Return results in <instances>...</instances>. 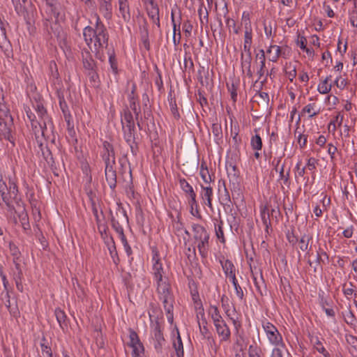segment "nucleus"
Masks as SVG:
<instances>
[{"label": "nucleus", "mask_w": 357, "mask_h": 357, "mask_svg": "<svg viewBox=\"0 0 357 357\" xmlns=\"http://www.w3.org/2000/svg\"><path fill=\"white\" fill-rule=\"evenodd\" d=\"M83 36L88 47L96 54H100L107 46L108 32L98 15H96L94 26H86L83 30Z\"/></svg>", "instance_id": "nucleus-1"}, {"label": "nucleus", "mask_w": 357, "mask_h": 357, "mask_svg": "<svg viewBox=\"0 0 357 357\" xmlns=\"http://www.w3.org/2000/svg\"><path fill=\"white\" fill-rule=\"evenodd\" d=\"M159 299L162 302L167 321L172 324L174 321V296L167 279L154 282Z\"/></svg>", "instance_id": "nucleus-2"}, {"label": "nucleus", "mask_w": 357, "mask_h": 357, "mask_svg": "<svg viewBox=\"0 0 357 357\" xmlns=\"http://www.w3.org/2000/svg\"><path fill=\"white\" fill-rule=\"evenodd\" d=\"M193 238L198 251L202 257H206L209 250L210 234L204 227L199 224H192Z\"/></svg>", "instance_id": "nucleus-3"}, {"label": "nucleus", "mask_w": 357, "mask_h": 357, "mask_svg": "<svg viewBox=\"0 0 357 357\" xmlns=\"http://www.w3.org/2000/svg\"><path fill=\"white\" fill-rule=\"evenodd\" d=\"M121 124L123 132V138L133 153L135 144V126L133 116L128 109H125L121 115Z\"/></svg>", "instance_id": "nucleus-4"}, {"label": "nucleus", "mask_w": 357, "mask_h": 357, "mask_svg": "<svg viewBox=\"0 0 357 357\" xmlns=\"http://www.w3.org/2000/svg\"><path fill=\"white\" fill-rule=\"evenodd\" d=\"M262 327L271 344L278 346L284 344L281 334L273 324L266 320L262 322Z\"/></svg>", "instance_id": "nucleus-5"}, {"label": "nucleus", "mask_w": 357, "mask_h": 357, "mask_svg": "<svg viewBox=\"0 0 357 357\" xmlns=\"http://www.w3.org/2000/svg\"><path fill=\"white\" fill-rule=\"evenodd\" d=\"M152 271L151 273L153 277V282L162 280L167 279L165 277V271L163 265L161 262L159 252L157 248L152 249Z\"/></svg>", "instance_id": "nucleus-6"}, {"label": "nucleus", "mask_w": 357, "mask_h": 357, "mask_svg": "<svg viewBox=\"0 0 357 357\" xmlns=\"http://www.w3.org/2000/svg\"><path fill=\"white\" fill-rule=\"evenodd\" d=\"M128 345L132 349V357H142L144 347L135 331H129V342Z\"/></svg>", "instance_id": "nucleus-7"}, {"label": "nucleus", "mask_w": 357, "mask_h": 357, "mask_svg": "<svg viewBox=\"0 0 357 357\" xmlns=\"http://www.w3.org/2000/svg\"><path fill=\"white\" fill-rule=\"evenodd\" d=\"M229 167L234 172V174H231L229 169H227V174L229 178V188L232 193V197L234 199H242L243 195L240 188L238 176L236 173V167L234 165H230Z\"/></svg>", "instance_id": "nucleus-8"}, {"label": "nucleus", "mask_w": 357, "mask_h": 357, "mask_svg": "<svg viewBox=\"0 0 357 357\" xmlns=\"http://www.w3.org/2000/svg\"><path fill=\"white\" fill-rule=\"evenodd\" d=\"M151 335L154 340L155 349L160 351L165 344V340L163 336L162 330L158 321L151 324Z\"/></svg>", "instance_id": "nucleus-9"}, {"label": "nucleus", "mask_w": 357, "mask_h": 357, "mask_svg": "<svg viewBox=\"0 0 357 357\" xmlns=\"http://www.w3.org/2000/svg\"><path fill=\"white\" fill-rule=\"evenodd\" d=\"M321 112V107L316 102L307 104L300 112L296 121L299 123L302 118L313 119Z\"/></svg>", "instance_id": "nucleus-10"}, {"label": "nucleus", "mask_w": 357, "mask_h": 357, "mask_svg": "<svg viewBox=\"0 0 357 357\" xmlns=\"http://www.w3.org/2000/svg\"><path fill=\"white\" fill-rule=\"evenodd\" d=\"M102 158L105 162V167L114 166L115 155L112 145L108 142L105 141L102 144Z\"/></svg>", "instance_id": "nucleus-11"}, {"label": "nucleus", "mask_w": 357, "mask_h": 357, "mask_svg": "<svg viewBox=\"0 0 357 357\" xmlns=\"http://www.w3.org/2000/svg\"><path fill=\"white\" fill-rule=\"evenodd\" d=\"M200 188L199 197L202 199V204L206 205L210 208H212V199L213 197V187L211 185L204 186L203 184H200Z\"/></svg>", "instance_id": "nucleus-12"}, {"label": "nucleus", "mask_w": 357, "mask_h": 357, "mask_svg": "<svg viewBox=\"0 0 357 357\" xmlns=\"http://www.w3.org/2000/svg\"><path fill=\"white\" fill-rule=\"evenodd\" d=\"M214 326L221 342H227L229 340L231 331L225 320L214 324Z\"/></svg>", "instance_id": "nucleus-13"}, {"label": "nucleus", "mask_w": 357, "mask_h": 357, "mask_svg": "<svg viewBox=\"0 0 357 357\" xmlns=\"http://www.w3.org/2000/svg\"><path fill=\"white\" fill-rule=\"evenodd\" d=\"M35 134H38L40 132L42 136L45 137L48 135V129L50 130L52 128V123L49 117L40 119V121L37 123V128L35 129L32 127Z\"/></svg>", "instance_id": "nucleus-14"}, {"label": "nucleus", "mask_w": 357, "mask_h": 357, "mask_svg": "<svg viewBox=\"0 0 357 357\" xmlns=\"http://www.w3.org/2000/svg\"><path fill=\"white\" fill-rule=\"evenodd\" d=\"M252 43V29L251 22L248 20L245 23L244 44L243 50L250 52Z\"/></svg>", "instance_id": "nucleus-15"}, {"label": "nucleus", "mask_w": 357, "mask_h": 357, "mask_svg": "<svg viewBox=\"0 0 357 357\" xmlns=\"http://www.w3.org/2000/svg\"><path fill=\"white\" fill-rule=\"evenodd\" d=\"M99 10L106 20H111L112 17V0H98Z\"/></svg>", "instance_id": "nucleus-16"}, {"label": "nucleus", "mask_w": 357, "mask_h": 357, "mask_svg": "<svg viewBox=\"0 0 357 357\" xmlns=\"http://www.w3.org/2000/svg\"><path fill=\"white\" fill-rule=\"evenodd\" d=\"M105 174L109 188L114 190L116 186V173L114 166L105 167Z\"/></svg>", "instance_id": "nucleus-17"}, {"label": "nucleus", "mask_w": 357, "mask_h": 357, "mask_svg": "<svg viewBox=\"0 0 357 357\" xmlns=\"http://www.w3.org/2000/svg\"><path fill=\"white\" fill-rule=\"evenodd\" d=\"M269 56V61L277 62L278 59L284 54L283 48L277 45H270L266 51Z\"/></svg>", "instance_id": "nucleus-18"}, {"label": "nucleus", "mask_w": 357, "mask_h": 357, "mask_svg": "<svg viewBox=\"0 0 357 357\" xmlns=\"http://www.w3.org/2000/svg\"><path fill=\"white\" fill-rule=\"evenodd\" d=\"M120 15L125 22L130 20V8L128 0H117Z\"/></svg>", "instance_id": "nucleus-19"}, {"label": "nucleus", "mask_w": 357, "mask_h": 357, "mask_svg": "<svg viewBox=\"0 0 357 357\" xmlns=\"http://www.w3.org/2000/svg\"><path fill=\"white\" fill-rule=\"evenodd\" d=\"M146 5L149 17L154 23L159 24V8L158 5L154 2V1L147 3Z\"/></svg>", "instance_id": "nucleus-20"}, {"label": "nucleus", "mask_w": 357, "mask_h": 357, "mask_svg": "<svg viewBox=\"0 0 357 357\" xmlns=\"http://www.w3.org/2000/svg\"><path fill=\"white\" fill-rule=\"evenodd\" d=\"M280 162V159H278L275 165V170L279 171V180L282 181L284 185H288L289 183L290 169H288V170L285 171L284 164L280 167H279Z\"/></svg>", "instance_id": "nucleus-21"}, {"label": "nucleus", "mask_w": 357, "mask_h": 357, "mask_svg": "<svg viewBox=\"0 0 357 357\" xmlns=\"http://www.w3.org/2000/svg\"><path fill=\"white\" fill-rule=\"evenodd\" d=\"M247 55L244 56L243 54H241V66L243 71L246 70L247 75L249 77L252 75V73L251 71V50L250 52H245Z\"/></svg>", "instance_id": "nucleus-22"}, {"label": "nucleus", "mask_w": 357, "mask_h": 357, "mask_svg": "<svg viewBox=\"0 0 357 357\" xmlns=\"http://www.w3.org/2000/svg\"><path fill=\"white\" fill-rule=\"evenodd\" d=\"M257 57L259 60V68L257 70V75H259V79H261L265 75H268V72L265 70L266 57H265L264 50H261L260 55H257Z\"/></svg>", "instance_id": "nucleus-23"}, {"label": "nucleus", "mask_w": 357, "mask_h": 357, "mask_svg": "<svg viewBox=\"0 0 357 357\" xmlns=\"http://www.w3.org/2000/svg\"><path fill=\"white\" fill-rule=\"evenodd\" d=\"M179 185L182 190L188 197V199L197 197L192 186L185 178H181L179 180Z\"/></svg>", "instance_id": "nucleus-24"}, {"label": "nucleus", "mask_w": 357, "mask_h": 357, "mask_svg": "<svg viewBox=\"0 0 357 357\" xmlns=\"http://www.w3.org/2000/svg\"><path fill=\"white\" fill-rule=\"evenodd\" d=\"M331 79V76H327L326 78L323 80H321L318 86H317V91L321 94H327L328 93L331 89H332V84L329 83V82Z\"/></svg>", "instance_id": "nucleus-25"}, {"label": "nucleus", "mask_w": 357, "mask_h": 357, "mask_svg": "<svg viewBox=\"0 0 357 357\" xmlns=\"http://www.w3.org/2000/svg\"><path fill=\"white\" fill-rule=\"evenodd\" d=\"M222 269L225 275L231 278L236 276V269L233 263L230 260H225L224 262H221Z\"/></svg>", "instance_id": "nucleus-26"}, {"label": "nucleus", "mask_w": 357, "mask_h": 357, "mask_svg": "<svg viewBox=\"0 0 357 357\" xmlns=\"http://www.w3.org/2000/svg\"><path fill=\"white\" fill-rule=\"evenodd\" d=\"M208 315L211 318L213 324L224 321L222 315L220 314L218 307L215 305H210L208 310Z\"/></svg>", "instance_id": "nucleus-27"}, {"label": "nucleus", "mask_w": 357, "mask_h": 357, "mask_svg": "<svg viewBox=\"0 0 357 357\" xmlns=\"http://www.w3.org/2000/svg\"><path fill=\"white\" fill-rule=\"evenodd\" d=\"M197 197H192L190 199H188V203L190 206V213L194 217H196L199 219L202 218L199 210V205L196 199Z\"/></svg>", "instance_id": "nucleus-28"}, {"label": "nucleus", "mask_w": 357, "mask_h": 357, "mask_svg": "<svg viewBox=\"0 0 357 357\" xmlns=\"http://www.w3.org/2000/svg\"><path fill=\"white\" fill-rule=\"evenodd\" d=\"M59 105L61 109L63 112L65 121L68 126H70V120H72L71 114L69 112L68 107L66 102L63 97H59Z\"/></svg>", "instance_id": "nucleus-29"}, {"label": "nucleus", "mask_w": 357, "mask_h": 357, "mask_svg": "<svg viewBox=\"0 0 357 357\" xmlns=\"http://www.w3.org/2000/svg\"><path fill=\"white\" fill-rule=\"evenodd\" d=\"M199 175L205 184L211 185V183L213 182L209 171L204 163H202L200 165Z\"/></svg>", "instance_id": "nucleus-30"}, {"label": "nucleus", "mask_w": 357, "mask_h": 357, "mask_svg": "<svg viewBox=\"0 0 357 357\" xmlns=\"http://www.w3.org/2000/svg\"><path fill=\"white\" fill-rule=\"evenodd\" d=\"M14 267L11 268L10 274L13 278H23L22 269V259L13 260Z\"/></svg>", "instance_id": "nucleus-31"}, {"label": "nucleus", "mask_w": 357, "mask_h": 357, "mask_svg": "<svg viewBox=\"0 0 357 357\" xmlns=\"http://www.w3.org/2000/svg\"><path fill=\"white\" fill-rule=\"evenodd\" d=\"M174 348L176 350V355L178 357H183L184 351H183V346L181 340V337L178 331H177V336L173 342Z\"/></svg>", "instance_id": "nucleus-32"}, {"label": "nucleus", "mask_w": 357, "mask_h": 357, "mask_svg": "<svg viewBox=\"0 0 357 357\" xmlns=\"http://www.w3.org/2000/svg\"><path fill=\"white\" fill-rule=\"evenodd\" d=\"M219 190L222 187L224 190L223 194L221 195V199L225 204H229L231 203V197L228 189L226 187L225 182L223 180H219L218 181Z\"/></svg>", "instance_id": "nucleus-33"}, {"label": "nucleus", "mask_w": 357, "mask_h": 357, "mask_svg": "<svg viewBox=\"0 0 357 357\" xmlns=\"http://www.w3.org/2000/svg\"><path fill=\"white\" fill-rule=\"evenodd\" d=\"M8 191V185L7 183L2 179L0 178V194L1 196V198L4 203L10 207L9 204V196L7 193Z\"/></svg>", "instance_id": "nucleus-34"}, {"label": "nucleus", "mask_w": 357, "mask_h": 357, "mask_svg": "<svg viewBox=\"0 0 357 357\" xmlns=\"http://www.w3.org/2000/svg\"><path fill=\"white\" fill-rule=\"evenodd\" d=\"M83 66L86 70H89L91 73L94 71L96 63L89 53H87L86 56L84 57Z\"/></svg>", "instance_id": "nucleus-35"}, {"label": "nucleus", "mask_w": 357, "mask_h": 357, "mask_svg": "<svg viewBox=\"0 0 357 357\" xmlns=\"http://www.w3.org/2000/svg\"><path fill=\"white\" fill-rule=\"evenodd\" d=\"M215 232L216 237L222 243H225V238L223 231V222L220 220L218 223H215Z\"/></svg>", "instance_id": "nucleus-36"}, {"label": "nucleus", "mask_w": 357, "mask_h": 357, "mask_svg": "<svg viewBox=\"0 0 357 357\" xmlns=\"http://www.w3.org/2000/svg\"><path fill=\"white\" fill-rule=\"evenodd\" d=\"M250 145L254 151H260L262 148V139L259 135L255 134L250 139Z\"/></svg>", "instance_id": "nucleus-37"}, {"label": "nucleus", "mask_w": 357, "mask_h": 357, "mask_svg": "<svg viewBox=\"0 0 357 357\" xmlns=\"http://www.w3.org/2000/svg\"><path fill=\"white\" fill-rule=\"evenodd\" d=\"M17 186L14 179L9 178L8 184V195L9 196V199L11 197L15 198L17 195Z\"/></svg>", "instance_id": "nucleus-38"}, {"label": "nucleus", "mask_w": 357, "mask_h": 357, "mask_svg": "<svg viewBox=\"0 0 357 357\" xmlns=\"http://www.w3.org/2000/svg\"><path fill=\"white\" fill-rule=\"evenodd\" d=\"M312 341L314 343V349L319 352L320 354H323L324 357H329V354L326 350L324 347L323 346L322 343L319 340V339L317 337H315L312 340Z\"/></svg>", "instance_id": "nucleus-39"}, {"label": "nucleus", "mask_w": 357, "mask_h": 357, "mask_svg": "<svg viewBox=\"0 0 357 357\" xmlns=\"http://www.w3.org/2000/svg\"><path fill=\"white\" fill-rule=\"evenodd\" d=\"M55 316L61 328L63 329L65 327L67 326L66 324V315L63 310L60 309H56L55 310Z\"/></svg>", "instance_id": "nucleus-40"}, {"label": "nucleus", "mask_w": 357, "mask_h": 357, "mask_svg": "<svg viewBox=\"0 0 357 357\" xmlns=\"http://www.w3.org/2000/svg\"><path fill=\"white\" fill-rule=\"evenodd\" d=\"M295 135L296 137L299 147L301 149L305 148L307 142V135L297 130L295 131Z\"/></svg>", "instance_id": "nucleus-41"}, {"label": "nucleus", "mask_w": 357, "mask_h": 357, "mask_svg": "<svg viewBox=\"0 0 357 357\" xmlns=\"http://www.w3.org/2000/svg\"><path fill=\"white\" fill-rule=\"evenodd\" d=\"M229 280H231L234 287L236 296L238 297L240 300H243L244 298L243 291L241 286L239 285L236 277H233L231 278H229Z\"/></svg>", "instance_id": "nucleus-42"}, {"label": "nucleus", "mask_w": 357, "mask_h": 357, "mask_svg": "<svg viewBox=\"0 0 357 357\" xmlns=\"http://www.w3.org/2000/svg\"><path fill=\"white\" fill-rule=\"evenodd\" d=\"M271 354V357H284L285 349V344L274 346Z\"/></svg>", "instance_id": "nucleus-43"}, {"label": "nucleus", "mask_w": 357, "mask_h": 357, "mask_svg": "<svg viewBox=\"0 0 357 357\" xmlns=\"http://www.w3.org/2000/svg\"><path fill=\"white\" fill-rule=\"evenodd\" d=\"M211 132L215 139L219 140L222 137V127L219 123H213L211 127Z\"/></svg>", "instance_id": "nucleus-44"}, {"label": "nucleus", "mask_w": 357, "mask_h": 357, "mask_svg": "<svg viewBox=\"0 0 357 357\" xmlns=\"http://www.w3.org/2000/svg\"><path fill=\"white\" fill-rule=\"evenodd\" d=\"M9 249L10 255L13 256V260L22 259L19 248L14 243H10L9 244Z\"/></svg>", "instance_id": "nucleus-45"}, {"label": "nucleus", "mask_w": 357, "mask_h": 357, "mask_svg": "<svg viewBox=\"0 0 357 357\" xmlns=\"http://www.w3.org/2000/svg\"><path fill=\"white\" fill-rule=\"evenodd\" d=\"M34 108L38 114V116H39L40 119H44V118H47V117H49L47 115V111L46 109H45L43 105L40 102H37L36 105H34Z\"/></svg>", "instance_id": "nucleus-46"}, {"label": "nucleus", "mask_w": 357, "mask_h": 357, "mask_svg": "<svg viewBox=\"0 0 357 357\" xmlns=\"http://www.w3.org/2000/svg\"><path fill=\"white\" fill-rule=\"evenodd\" d=\"M8 43L6 28L3 22H0V46L2 47Z\"/></svg>", "instance_id": "nucleus-47"}, {"label": "nucleus", "mask_w": 357, "mask_h": 357, "mask_svg": "<svg viewBox=\"0 0 357 357\" xmlns=\"http://www.w3.org/2000/svg\"><path fill=\"white\" fill-rule=\"evenodd\" d=\"M137 98L129 97L130 107L133 111L135 118L137 119L140 109L137 108Z\"/></svg>", "instance_id": "nucleus-48"}, {"label": "nucleus", "mask_w": 357, "mask_h": 357, "mask_svg": "<svg viewBox=\"0 0 357 357\" xmlns=\"http://www.w3.org/2000/svg\"><path fill=\"white\" fill-rule=\"evenodd\" d=\"M181 20V15H179L178 20V33H176V36H175L173 34V36H172V41L175 46H177L180 43L181 38V29H180Z\"/></svg>", "instance_id": "nucleus-49"}, {"label": "nucleus", "mask_w": 357, "mask_h": 357, "mask_svg": "<svg viewBox=\"0 0 357 357\" xmlns=\"http://www.w3.org/2000/svg\"><path fill=\"white\" fill-rule=\"evenodd\" d=\"M327 153L330 155L331 160H335V154L337 152V146L333 144L332 143H328L327 145Z\"/></svg>", "instance_id": "nucleus-50"}, {"label": "nucleus", "mask_w": 357, "mask_h": 357, "mask_svg": "<svg viewBox=\"0 0 357 357\" xmlns=\"http://www.w3.org/2000/svg\"><path fill=\"white\" fill-rule=\"evenodd\" d=\"M334 84L338 89L342 90L347 86V79L342 77L341 75H339L335 79Z\"/></svg>", "instance_id": "nucleus-51"}, {"label": "nucleus", "mask_w": 357, "mask_h": 357, "mask_svg": "<svg viewBox=\"0 0 357 357\" xmlns=\"http://www.w3.org/2000/svg\"><path fill=\"white\" fill-rule=\"evenodd\" d=\"M109 254L111 255V257L113 260V262L117 265L119 264V257H118V254H117V251L116 250V246L114 245V243H113V244L109 248Z\"/></svg>", "instance_id": "nucleus-52"}, {"label": "nucleus", "mask_w": 357, "mask_h": 357, "mask_svg": "<svg viewBox=\"0 0 357 357\" xmlns=\"http://www.w3.org/2000/svg\"><path fill=\"white\" fill-rule=\"evenodd\" d=\"M169 102L170 109H171L172 114L174 115V116L175 118H176V119L179 118V113L178 111V108H177V105L176 104L175 100H174L173 98H170L169 100Z\"/></svg>", "instance_id": "nucleus-53"}, {"label": "nucleus", "mask_w": 357, "mask_h": 357, "mask_svg": "<svg viewBox=\"0 0 357 357\" xmlns=\"http://www.w3.org/2000/svg\"><path fill=\"white\" fill-rule=\"evenodd\" d=\"M261 218L263 224L266 226V229H268V225L270 224V221H269V214L267 212V210L266 208H263L261 211Z\"/></svg>", "instance_id": "nucleus-54"}, {"label": "nucleus", "mask_w": 357, "mask_h": 357, "mask_svg": "<svg viewBox=\"0 0 357 357\" xmlns=\"http://www.w3.org/2000/svg\"><path fill=\"white\" fill-rule=\"evenodd\" d=\"M310 238L309 236L304 235L301 237L299 241V248L301 250L305 251L308 248Z\"/></svg>", "instance_id": "nucleus-55"}, {"label": "nucleus", "mask_w": 357, "mask_h": 357, "mask_svg": "<svg viewBox=\"0 0 357 357\" xmlns=\"http://www.w3.org/2000/svg\"><path fill=\"white\" fill-rule=\"evenodd\" d=\"M112 226L115 231L119 234V236L124 234L123 228L118 221L114 219L112 220Z\"/></svg>", "instance_id": "nucleus-56"}, {"label": "nucleus", "mask_w": 357, "mask_h": 357, "mask_svg": "<svg viewBox=\"0 0 357 357\" xmlns=\"http://www.w3.org/2000/svg\"><path fill=\"white\" fill-rule=\"evenodd\" d=\"M40 347L42 354L44 356L52 357L53 354L50 347L45 344V343H40Z\"/></svg>", "instance_id": "nucleus-57"}, {"label": "nucleus", "mask_w": 357, "mask_h": 357, "mask_svg": "<svg viewBox=\"0 0 357 357\" xmlns=\"http://www.w3.org/2000/svg\"><path fill=\"white\" fill-rule=\"evenodd\" d=\"M318 163V160L311 157L307 159L306 167L310 170L313 172L316 169V166Z\"/></svg>", "instance_id": "nucleus-58"}, {"label": "nucleus", "mask_w": 357, "mask_h": 357, "mask_svg": "<svg viewBox=\"0 0 357 357\" xmlns=\"http://www.w3.org/2000/svg\"><path fill=\"white\" fill-rule=\"evenodd\" d=\"M183 31L185 32L186 36H190L192 30V25L190 21H186L183 23L182 26Z\"/></svg>", "instance_id": "nucleus-59"}, {"label": "nucleus", "mask_w": 357, "mask_h": 357, "mask_svg": "<svg viewBox=\"0 0 357 357\" xmlns=\"http://www.w3.org/2000/svg\"><path fill=\"white\" fill-rule=\"evenodd\" d=\"M301 161H298L295 167V169L296 170V176H298L301 177H303L305 175V167H301Z\"/></svg>", "instance_id": "nucleus-60"}, {"label": "nucleus", "mask_w": 357, "mask_h": 357, "mask_svg": "<svg viewBox=\"0 0 357 357\" xmlns=\"http://www.w3.org/2000/svg\"><path fill=\"white\" fill-rule=\"evenodd\" d=\"M296 44L301 50L307 47V39L304 36H298L296 40Z\"/></svg>", "instance_id": "nucleus-61"}, {"label": "nucleus", "mask_w": 357, "mask_h": 357, "mask_svg": "<svg viewBox=\"0 0 357 357\" xmlns=\"http://www.w3.org/2000/svg\"><path fill=\"white\" fill-rule=\"evenodd\" d=\"M26 112L28 119H29V121L31 123V126L34 127L35 129H36L38 121L34 120L35 115L32 113V112L31 111V109L29 108L27 110H26Z\"/></svg>", "instance_id": "nucleus-62"}, {"label": "nucleus", "mask_w": 357, "mask_h": 357, "mask_svg": "<svg viewBox=\"0 0 357 357\" xmlns=\"http://www.w3.org/2000/svg\"><path fill=\"white\" fill-rule=\"evenodd\" d=\"M225 314L226 315L231 319L234 328H236V331L238 330V328L241 327V323L240 321H238L237 319H234V317H231V314L229 312V310H225Z\"/></svg>", "instance_id": "nucleus-63"}, {"label": "nucleus", "mask_w": 357, "mask_h": 357, "mask_svg": "<svg viewBox=\"0 0 357 357\" xmlns=\"http://www.w3.org/2000/svg\"><path fill=\"white\" fill-rule=\"evenodd\" d=\"M349 20L351 25L357 28V10L350 14Z\"/></svg>", "instance_id": "nucleus-64"}]
</instances>
